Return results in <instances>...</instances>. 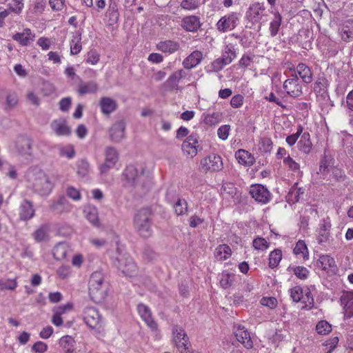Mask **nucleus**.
Instances as JSON below:
<instances>
[{"label": "nucleus", "instance_id": "nucleus-62", "mask_svg": "<svg viewBox=\"0 0 353 353\" xmlns=\"http://www.w3.org/2000/svg\"><path fill=\"white\" fill-rule=\"evenodd\" d=\"M303 130L301 125H299L296 133L290 134L286 137V142L290 146L294 145L297 141L299 137L301 136Z\"/></svg>", "mask_w": 353, "mask_h": 353}, {"label": "nucleus", "instance_id": "nucleus-18", "mask_svg": "<svg viewBox=\"0 0 353 353\" xmlns=\"http://www.w3.org/2000/svg\"><path fill=\"white\" fill-rule=\"evenodd\" d=\"M35 210L31 201L24 199L21 203L19 209V219L28 221L34 217Z\"/></svg>", "mask_w": 353, "mask_h": 353}, {"label": "nucleus", "instance_id": "nucleus-22", "mask_svg": "<svg viewBox=\"0 0 353 353\" xmlns=\"http://www.w3.org/2000/svg\"><path fill=\"white\" fill-rule=\"evenodd\" d=\"M316 265L321 268L323 270L335 273L336 265L334 258L329 255H321L316 261Z\"/></svg>", "mask_w": 353, "mask_h": 353}, {"label": "nucleus", "instance_id": "nucleus-12", "mask_svg": "<svg viewBox=\"0 0 353 353\" xmlns=\"http://www.w3.org/2000/svg\"><path fill=\"white\" fill-rule=\"evenodd\" d=\"M137 311L142 320L152 330L157 331L158 325L152 317V313L148 306L143 303L137 305Z\"/></svg>", "mask_w": 353, "mask_h": 353}, {"label": "nucleus", "instance_id": "nucleus-64", "mask_svg": "<svg viewBox=\"0 0 353 353\" xmlns=\"http://www.w3.org/2000/svg\"><path fill=\"white\" fill-rule=\"evenodd\" d=\"M259 149L263 152H270L272 149V141L270 138H263L259 143Z\"/></svg>", "mask_w": 353, "mask_h": 353}, {"label": "nucleus", "instance_id": "nucleus-2", "mask_svg": "<svg viewBox=\"0 0 353 353\" xmlns=\"http://www.w3.org/2000/svg\"><path fill=\"white\" fill-rule=\"evenodd\" d=\"M133 226L141 237L148 238L152 235V212L150 208H143L135 213Z\"/></svg>", "mask_w": 353, "mask_h": 353}, {"label": "nucleus", "instance_id": "nucleus-35", "mask_svg": "<svg viewBox=\"0 0 353 353\" xmlns=\"http://www.w3.org/2000/svg\"><path fill=\"white\" fill-rule=\"evenodd\" d=\"M106 15L108 17V26H113L117 24L119 19V13L117 4L114 2L109 5Z\"/></svg>", "mask_w": 353, "mask_h": 353}, {"label": "nucleus", "instance_id": "nucleus-57", "mask_svg": "<svg viewBox=\"0 0 353 353\" xmlns=\"http://www.w3.org/2000/svg\"><path fill=\"white\" fill-rule=\"evenodd\" d=\"M290 297L293 301L298 303L303 298V289L301 286L296 285L290 289Z\"/></svg>", "mask_w": 353, "mask_h": 353}, {"label": "nucleus", "instance_id": "nucleus-53", "mask_svg": "<svg viewBox=\"0 0 353 353\" xmlns=\"http://www.w3.org/2000/svg\"><path fill=\"white\" fill-rule=\"evenodd\" d=\"M23 6V0H12V2L8 5V9L10 12L19 14L22 12Z\"/></svg>", "mask_w": 353, "mask_h": 353}, {"label": "nucleus", "instance_id": "nucleus-1", "mask_svg": "<svg viewBox=\"0 0 353 353\" xmlns=\"http://www.w3.org/2000/svg\"><path fill=\"white\" fill-rule=\"evenodd\" d=\"M111 260L114 266L120 270L124 275L132 276L137 272V266L132 258L119 246L112 255Z\"/></svg>", "mask_w": 353, "mask_h": 353}, {"label": "nucleus", "instance_id": "nucleus-9", "mask_svg": "<svg viewBox=\"0 0 353 353\" xmlns=\"http://www.w3.org/2000/svg\"><path fill=\"white\" fill-rule=\"evenodd\" d=\"M286 94L293 98H299L303 94V87L296 73L292 74L283 83Z\"/></svg>", "mask_w": 353, "mask_h": 353}, {"label": "nucleus", "instance_id": "nucleus-60", "mask_svg": "<svg viewBox=\"0 0 353 353\" xmlns=\"http://www.w3.org/2000/svg\"><path fill=\"white\" fill-rule=\"evenodd\" d=\"M316 332L320 334H327L332 330L331 325L326 321H319L316 326Z\"/></svg>", "mask_w": 353, "mask_h": 353}, {"label": "nucleus", "instance_id": "nucleus-38", "mask_svg": "<svg viewBox=\"0 0 353 353\" xmlns=\"http://www.w3.org/2000/svg\"><path fill=\"white\" fill-rule=\"evenodd\" d=\"M232 255L230 247L227 244L219 245L214 251V256L217 260L225 261Z\"/></svg>", "mask_w": 353, "mask_h": 353}, {"label": "nucleus", "instance_id": "nucleus-49", "mask_svg": "<svg viewBox=\"0 0 353 353\" xmlns=\"http://www.w3.org/2000/svg\"><path fill=\"white\" fill-rule=\"evenodd\" d=\"M77 174L81 176H85L90 171V164L85 159H81L77 162Z\"/></svg>", "mask_w": 353, "mask_h": 353}, {"label": "nucleus", "instance_id": "nucleus-50", "mask_svg": "<svg viewBox=\"0 0 353 353\" xmlns=\"http://www.w3.org/2000/svg\"><path fill=\"white\" fill-rule=\"evenodd\" d=\"M235 280V275L232 273H223L221 280L220 285L224 288L227 289L230 288Z\"/></svg>", "mask_w": 353, "mask_h": 353}, {"label": "nucleus", "instance_id": "nucleus-14", "mask_svg": "<svg viewBox=\"0 0 353 353\" xmlns=\"http://www.w3.org/2000/svg\"><path fill=\"white\" fill-rule=\"evenodd\" d=\"M265 8L263 3L256 2L251 4L246 12V18L252 23H256L261 19L263 12Z\"/></svg>", "mask_w": 353, "mask_h": 353}, {"label": "nucleus", "instance_id": "nucleus-34", "mask_svg": "<svg viewBox=\"0 0 353 353\" xmlns=\"http://www.w3.org/2000/svg\"><path fill=\"white\" fill-rule=\"evenodd\" d=\"M331 171V176L335 182L343 183L345 186H347L350 184L349 181H347L349 179L342 168L335 166L332 168Z\"/></svg>", "mask_w": 353, "mask_h": 353}, {"label": "nucleus", "instance_id": "nucleus-58", "mask_svg": "<svg viewBox=\"0 0 353 353\" xmlns=\"http://www.w3.org/2000/svg\"><path fill=\"white\" fill-rule=\"evenodd\" d=\"M103 276L101 272L96 271L94 272L90 278L89 285L94 286L97 285H103Z\"/></svg>", "mask_w": 353, "mask_h": 353}, {"label": "nucleus", "instance_id": "nucleus-54", "mask_svg": "<svg viewBox=\"0 0 353 353\" xmlns=\"http://www.w3.org/2000/svg\"><path fill=\"white\" fill-rule=\"evenodd\" d=\"M17 286V282L16 279H0V290H13Z\"/></svg>", "mask_w": 353, "mask_h": 353}, {"label": "nucleus", "instance_id": "nucleus-11", "mask_svg": "<svg viewBox=\"0 0 353 353\" xmlns=\"http://www.w3.org/2000/svg\"><path fill=\"white\" fill-rule=\"evenodd\" d=\"M249 193L259 203L265 204L271 200V193L266 187L261 184L252 185Z\"/></svg>", "mask_w": 353, "mask_h": 353}, {"label": "nucleus", "instance_id": "nucleus-15", "mask_svg": "<svg viewBox=\"0 0 353 353\" xmlns=\"http://www.w3.org/2000/svg\"><path fill=\"white\" fill-rule=\"evenodd\" d=\"M234 335L241 343L247 349L253 347V342L251 339L248 330L243 325H239L234 327Z\"/></svg>", "mask_w": 353, "mask_h": 353}, {"label": "nucleus", "instance_id": "nucleus-61", "mask_svg": "<svg viewBox=\"0 0 353 353\" xmlns=\"http://www.w3.org/2000/svg\"><path fill=\"white\" fill-rule=\"evenodd\" d=\"M100 60V54L96 50H90L88 53L85 61L92 65H96Z\"/></svg>", "mask_w": 353, "mask_h": 353}, {"label": "nucleus", "instance_id": "nucleus-45", "mask_svg": "<svg viewBox=\"0 0 353 353\" xmlns=\"http://www.w3.org/2000/svg\"><path fill=\"white\" fill-rule=\"evenodd\" d=\"M119 160V153L117 150L112 147L108 146L105 150V161L108 163L115 165Z\"/></svg>", "mask_w": 353, "mask_h": 353}, {"label": "nucleus", "instance_id": "nucleus-10", "mask_svg": "<svg viewBox=\"0 0 353 353\" xmlns=\"http://www.w3.org/2000/svg\"><path fill=\"white\" fill-rule=\"evenodd\" d=\"M223 168L222 159L219 155L212 154L201 160V172H219Z\"/></svg>", "mask_w": 353, "mask_h": 353}, {"label": "nucleus", "instance_id": "nucleus-25", "mask_svg": "<svg viewBox=\"0 0 353 353\" xmlns=\"http://www.w3.org/2000/svg\"><path fill=\"white\" fill-rule=\"evenodd\" d=\"M235 158L238 162L245 166H252L255 163V158L250 152L239 149L235 152Z\"/></svg>", "mask_w": 353, "mask_h": 353}, {"label": "nucleus", "instance_id": "nucleus-47", "mask_svg": "<svg viewBox=\"0 0 353 353\" xmlns=\"http://www.w3.org/2000/svg\"><path fill=\"white\" fill-rule=\"evenodd\" d=\"M198 146V145H192L191 143H188V141H183L181 145V149L185 154L192 158L197 154Z\"/></svg>", "mask_w": 353, "mask_h": 353}, {"label": "nucleus", "instance_id": "nucleus-20", "mask_svg": "<svg viewBox=\"0 0 353 353\" xmlns=\"http://www.w3.org/2000/svg\"><path fill=\"white\" fill-rule=\"evenodd\" d=\"M156 48L163 53L171 54L179 50L180 44L178 41L168 39L159 41L157 44Z\"/></svg>", "mask_w": 353, "mask_h": 353}, {"label": "nucleus", "instance_id": "nucleus-56", "mask_svg": "<svg viewBox=\"0 0 353 353\" xmlns=\"http://www.w3.org/2000/svg\"><path fill=\"white\" fill-rule=\"evenodd\" d=\"M254 249L258 250H265L268 248L270 243L263 237L258 236L252 241Z\"/></svg>", "mask_w": 353, "mask_h": 353}, {"label": "nucleus", "instance_id": "nucleus-6", "mask_svg": "<svg viewBox=\"0 0 353 353\" xmlns=\"http://www.w3.org/2000/svg\"><path fill=\"white\" fill-rule=\"evenodd\" d=\"M83 321L91 329L100 332L103 327L101 316L97 310L92 307H86L83 312Z\"/></svg>", "mask_w": 353, "mask_h": 353}, {"label": "nucleus", "instance_id": "nucleus-4", "mask_svg": "<svg viewBox=\"0 0 353 353\" xmlns=\"http://www.w3.org/2000/svg\"><path fill=\"white\" fill-rule=\"evenodd\" d=\"M29 180L34 191L41 196H48L54 187L48 176L41 170H33L30 174Z\"/></svg>", "mask_w": 353, "mask_h": 353}, {"label": "nucleus", "instance_id": "nucleus-21", "mask_svg": "<svg viewBox=\"0 0 353 353\" xmlns=\"http://www.w3.org/2000/svg\"><path fill=\"white\" fill-rule=\"evenodd\" d=\"M16 148L22 155H30L32 152V141L26 136H19L16 141Z\"/></svg>", "mask_w": 353, "mask_h": 353}, {"label": "nucleus", "instance_id": "nucleus-59", "mask_svg": "<svg viewBox=\"0 0 353 353\" xmlns=\"http://www.w3.org/2000/svg\"><path fill=\"white\" fill-rule=\"evenodd\" d=\"M283 164L292 172L300 171V165L290 157V155L283 159Z\"/></svg>", "mask_w": 353, "mask_h": 353}, {"label": "nucleus", "instance_id": "nucleus-52", "mask_svg": "<svg viewBox=\"0 0 353 353\" xmlns=\"http://www.w3.org/2000/svg\"><path fill=\"white\" fill-rule=\"evenodd\" d=\"M54 129L58 136H68L71 134V129L65 123L56 124Z\"/></svg>", "mask_w": 353, "mask_h": 353}, {"label": "nucleus", "instance_id": "nucleus-5", "mask_svg": "<svg viewBox=\"0 0 353 353\" xmlns=\"http://www.w3.org/2000/svg\"><path fill=\"white\" fill-rule=\"evenodd\" d=\"M241 14L231 12L223 16L216 23V29L221 32H227L234 30L239 24Z\"/></svg>", "mask_w": 353, "mask_h": 353}, {"label": "nucleus", "instance_id": "nucleus-19", "mask_svg": "<svg viewBox=\"0 0 353 353\" xmlns=\"http://www.w3.org/2000/svg\"><path fill=\"white\" fill-rule=\"evenodd\" d=\"M201 23L199 17L195 15L186 16L181 20V27L188 32H196Z\"/></svg>", "mask_w": 353, "mask_h": 353}, {"label": "nucleus", "instance_id": "nucleus-23", "mask_svg": "<svg viewBox=\"0 0 353 353\" xmlns=\"http://www.w3.org/2000/svg\"><path fill=\"white\" fill-rule=\"evenodd\" d=\"M34 38L35 34L29 28H25L22 32H17L12 36V39L23 46L30 45Z\"/></svg>", "mask_w": 353, "mask_h": 353}, {"label": "nucleus", "instance_id": "nucleus-48", "mask_svg": "<svg viewBox=\"0 0 353 353\" xmlns=\"http://www.w3.org/2000/svg\"><path fill=\"white\" fill-rule=\"evenodd\" d=\"M173 207L178 216L183 215L188 212V203L185 199H178Z\"/></svg>", "mask_w": 353, "mask_h": 353}, {"label": "nucleus", "instance_id": "nucleus-36", "mask_svg": "<svg viewBox=\"0 0 353 353\" xmlns=\"http://www.w3.org/2000/svg\"><path fill=\"white\" fill-rule=\"evenodd\" d=\"M341 39L347 42L353 38V20L348 19L344 22L341 28Z\"/></svg>", "mask_w": 353, "mask_h": 353}, {"label": "nucleus", "instance_id": "nucleus-24", "mask_svg": "<svg viewBox=\"0 0 353 353\" xmlns=\"http://www.w3.org/2000/svg\"><path fill=\"white\" fill-rule=\"evenodd\" d=\"M294 73L298 74L305 84L310 83L313 80V74L311 68L303 63H300L297 65Z\"/></svg>", "mask_w": 353, "mask_h": 353}, {"label": "nucleus", "instance_id": "nucleus-31", "mask_svg": "<svg viewBox=\"0 0 353 353\" xmlns=\"http://www.w3.org/2000/svg\"><path fill=\"white\" fill-rule=\"evenodd\" d=\"M89 295L94 302L100 303L105 299V291L102 288V285H89Z\"/></svg>", "mask_w": 353, "mask_h": 353}, {"label": "nucleus", "instance_id": "nucleus-44", "mask_svg": "<svg viewBox=\"0 0 353 353\" xmlns=\"http://www.w3.org/2000/svg\"><path fill=\"white\" fill-rule=\"evenodd\" d=\"M282 259L281 250L276 248L270 253L268 265L270 268H276Z\"/></svg>", "mask_w": 353, "mask_h": 353}, {"label": "nucleus", "instance_id": "nucleus-13", "mask_svg": "<svg viewBox=\"0 0 353 353\" xmlns=\"http://www.w3.org/2000/svg\"><path fill=\"white\" fill-rule=\"evenodd\" d=\"M331 223L329 219H322L316 230V240L319 244L326 243L330 236Z\"/></svg>", "mask_w": 353, "mask_h": 353}, {"label": "nucleus", "instance_id": "nucleus-51", "mask_svg": "<svg viewBox=\"0 0 353 353\" xmlns=\"http://www.w3.org/2000/svg\"><path fill=\"white\" fill-rule=\"evenodd\" d=\"M221 119V114L216 112L209 113L205 115L203 122L206 125H214L220 122Z\"/></svg>", "mask_w": 353, "mask_h": 353}, {"label": "nucleus", "instance_id": "nucleus-17", "mask_svg": "<svg viewBox=\"0 0 353 353\" xmlns=\"http://www.w3.org/2000/svg\"><path fill=\"white\" fill-rule=\"evenodd\" d=\"M125 123L123 120L114 123L109 130L110 138L114 142H120L125 137Z\"/></svg>", "mask_w": 353, "mask_h": 353}, {"label": "nucleus", "instance_id": "nucleus-46", "mask_svg": "<svg viewBox=\"0 0 353 353\" xmlns=\"http://www.w3.org/2000/svg\"><path fill=\"white\" fill-rule=\"evenodd\" d=\"M179 81L180 79L178 78L175 72H174L168 77L164 83L163 86L166 90L172 91L174 90H177Z\"/></svg>", "mask_w": 353, "mask_h": 353}, {"label": "nucleus", "instance_id": "nucleus-3", "mask_svg": "<svg viewBox=\"0 0 353 353\" xmlns=\"http://www.w3.org/2000/svg\"><path fill=\"white\" fill-rule=\"evenodd\" d=\"M146 179L143 170H139L134 165L126 166L122 174L123 185L126 188H141L148 191V188L145 182Z\"/></svg>", "mask_w": 353, "mask_h": 353}, {"label": "nucleus", "instance_id": "nucleus-8", "mask_svg": "<svg viewBox=\"0 0 353 353\" xmlns=\"http://www.w3.org/2000/svg\"><path fill=\"white\" fill-rule=\"evenodd\" d=\"M174 341L180 353H191L189 338L185 330L179 325H174L172 329Z\"/></svg>", "mask_w": 353, "mask_h": 353}, {"label": "nucleus", "instance_id": "nucleus-32", "mask_svg": "<svg viewBox=\"0 0 353 353\" xmlns=\"http://www.w3.org/2000/svg\"><path fill=\"white\" fill-rule=\"evenodd\" d=\"M272 14H274V18L270 23L269 31L270 35L274 37L279 33L283 17L278 11H274Z\"/></svg>", "mask_w": 353, "mask_h": 353}, {"label": "nucleus", "instance_id": "nucleus-41", "mask_svg": "<svg viewBox=\"0 0 353 353\" xmlns=\"http://www.w3.org/2000/svg\"><path fill=\"white\" fill-rule=\"evenodd\" d=\"M48 225L43 224L32 234V236L37 242L45 241L48 239Z\"/></svg>", "mask_w": 353, "mask_h": 353}, {"label": "nucleus", "instance_id": "nucleus-55", "mask_svg": "<svg viewBox=\"0 0 353 353\" xmlns=\"http://www.w3.org/2000/svg\"><path fill=\"white\" fill-rule=\"evenodd\" d=\"M59 154L60 157H65L68 159H72L75 155L74 147L72 145L61 146L59 148Z\"/></svg>", "mask_w": 353, "mask_h": 353}, {"label": "nucleus", "instance_id": "nucleus-40", "mask_svg": "<svg viewBox=\"0 0 353 353\" xmlns=\"http://www.w3.org/2000/svg\"><path fill=\"white\" fill-rule=\"evenodd\" d=\"M59 345L64 352H74L75 341L69 335L62 336L59 341Z\"/></svg>", "mask_w": 353, "mask_h": 353}, {"label": "nucleus", "instance_id": "nucleus-30", "mask_svg": "<svg viewBox=\"0 0 353 353\" xmlns=\"http://www.w3.org/2000/svg\"><path fill=\"white\" fill-rule=\"evenodd\" d=\"M297 146L301 152L307 154L311 152L312 143L310 140V135L309 132H302L301 139L298 141Z\"/></svg>", "mask_w": 353, "mask_h": 353}, {"label": "nucleus", "instance_id": "nucleus-28", "mask_svg": "<svg viewBox=\"0 0 353 353\" xmlns=\"http://www.w3.org/2000/svg\"><path fill=\"white\" fill-rule=\"evenodd\" d=\"M341 304L345 310V316L351 318L353 316V292H347L341 298Z\"/></svg>", "mask_w": 353, "mask_h": 353}, {"label": "nucleus", "instance_id": "nucleus-42", "mask_svg": "<svg viewBox=\"0 0 353 353\" xmlns=\"http://www.w3.org/2000/svg\"><path fill=\"white\" fill-rule=\"evenodd\" d=\"M81 50V33L77 32L70 41V54L72 55L78 54Z\"/></svg>", "mask_w": 353, "mask_h": 353}, {"label": "nucleus", "instance_id": "nucleus-29", "mask_svg": "<svg viewBox=\"0 0 353 353\" xmlns=\"http://www.w3.org/2000/svg\"><path fill=\"white\" fill-rule=\"evenodd\" d=\"M83 213L87 220L91 224L96 227L100 226L101 224L99 219L98 210L96 207L92 205H88L85 207L83 210Z\"/></svg>", "mask_w": 353, "mask_h": 353}, {"label": "nucleus", "instance_id": "nucleus-37", "mask_svg": "<svg viewBox=\"0 0 353 353\" xmlns=\"http://www.w3.org/2000/svg\"><path fill=\"white\" fill-rule=\"evenodd\" d=\"M298 183H296L290 190L287 196L289 203H295L299 201L301 196L305 193V189L297 187Z\"/></svg>", "mask_w": 353, "mask_h": 353}, {"label": "nucleus", "instance_id": "nucleus-63", "mask_svg": "<svg viewBox=\"0 0 353 353\" xmlns=\"http://www.w3.org/2000/svg\"><path fill=\"white\" fill-rule=\"evenodd\" d=\"M199 6V0H183L181 2V7L187 10H192L198 8Z\"/></svg>", "mask_w": 353, "mask_h": 353}, {"label": "nucleus", "instance_id": "nucleus-26", "mask_svg": "<svg viewBox=\"0 0 353 353\" xmlns=\"http://www.w3.org/2000/svg\"><path fill=\"white\" fill-rule=\"evenodd\" d=\"M202 58V52L195 50L183 60V65L185 69H192L201 63Z\"/></svg>", "mask_w": 353, "mask_h": 353}, {"label": "nucleus", "instance_id": "nucleus-33", "mask_svg": "<svg viewBox=\"0 0 353 353\" xmlns=\"http://www.w3.org/2000/svg\"><path fill=\"white\" fill-rule=\"evenodd\" d=\"M236 57V52L234 46L232 43H228L225 46L221 58L229 65Z\"/></svg>", "mask_w": 353, "mask_h": 353}, {"label": "nucleus", "instance_id": "nucleus-39", "mask_svg": "<svg viewBox=\"0 0 353 353\" xmlns=\"http://www.w3.org/2000/svg\"><path fill=\"white\" fill-rule=\"evenodd\" d=\"M99 89V86L94 81H90L86 83H81L79 85L78 92L80 95L95 93Z\"/></svg>", "mask_w": 353, "mask_h": 353}, {"label": "nucleus", "instance_id": "nucleus-7", "mask_svg": "<svg viewBox=\"0 0 353 353\" xmlns=\"http://www.w3.org/2000/svg\"><path fill=\"white\" fill-rule=\"evenodd\" d=\"M328 85V80L324 76L318 77L314 83L313 90L320 104H327L330 101L327 90Z\"/></svg>", "mask_w": 353, "mask_h": 353}, {"label": "nucleus", "instance_id": "nucleus-43", "mask_svg": "<svg viewBox=\"0 0 353 353\" xmlns=\"http://www.w3.org/2000/svg\"><path fill=\"white\" fill-rule=\"evenodd\" d=\"M287 270L293 272L295 276L301 280L307 279L310 274V271L303 266L290 265Z\"/></svg>", "mask_w": 353, "mask_h": 353}, {"label": "nucleus", "instance_id": "nucleus-27", "mask_svg": "<svg viewBox=\"0 0 353 353\" xmlns=\"http://www.w3.org/2000/svg\"><path fill=\"white\" fill-rule=\"evenodd\" d=\"M99 106L101 108V112L104 114L108 115L117 110V103L115 100L110 97H103L100 99Z\"/></svg>", "mask_w": 353, "mask_h": 353}, {"label": "nucleus", "instance_id": "nucleus-16", "mask_svg": "<svg viewBox=\"0 0 353 353\" xmlns=\"http://www.w3.org/2000/svg\"><path fill=\"white\" fill-rule=\"evenodd\" d=\"M335 160L334 157L328 153L327 151L324 152V154L321 157L319 161V174H321L323 177H325L332 168L334 167V164Z\"/></svg>", "mask_w": 353, "mask_h": 353}]
</instances>
